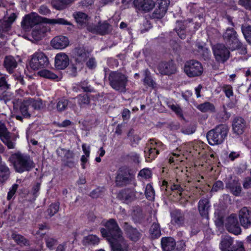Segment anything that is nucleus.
<instances>
[{
    "mask_svg": "<svg viewBox=\"0 0 251 251\" xmlns=\"http://www.w3.org/2000/svg\"><path fill=\"white\" fill-rule=\"evenodd\" d=\"M10 172L5 164L0 161V184L4 182L9 177Z\"/></svg>",
    "mask_w": 251,
    "mask_h": 251,
    "instance_id": "c756f323",
    "label": "nucleus"
},
{
    "mask_svg": "<svg viewBox=\"0 0 251 251\" xmlns=\"http://www.w3.org/2000/svg\"><path fill=\"white\" fill-rule=\"evenodd\" d=\"M69 44L68 39L64 36H56L51 41V45L55 49H64L69 45Z\"/></svg>",
    "mask_w": 251,
    "mask_h": 251,
    "instance_id": "dca6fc26",
    "label": "nucleus"
},
{
    "mask_svg": "<svg viewBox=\"0 0 251 251\" xmlns=\"http://www.w3.org/2000/svg\"><path fill=\"white\" fill-rule=\"evenodd\" d=\"M9 132L7 131L5 126L0 123V139H1L2 137H4L9 134Z\"/></svg>",
    "mask_w": 251,
    "mask_h": 251,
    "instance_id": "69168bd1",
    "label": "nucleus"
},
{
    "mask_svg": "<svg viewBox=\"0 0 251 251\" xmlns=\"http://www.w3.org/2000/svg\"><path fill=\"white\" fill-rule=\"evenodd\" d=\"M45 240L47 247L51 250L53 249L54 246L57 243V240L51 236H47Z\"/></svg>",
    "mask_w": 251,
    "mask_h": 251,
    "instance_id": "09e8293b",
    "label": "nucleus"
},
{
    "mask_svg": "<svg viewBox=\"0 0 251 251\" xmlns=\"http://www.w3.org/2000/svg\"><path fill=\"white\" fill-rule=\"evenodd\" d=\"M239 218L243 227L248 228L251 227V209L247 207H243L239 211Z\"/></svg>",
    "mask_w": 251,
    "mask_h": 251,
    "instance_id": "f8f14e48",
    "label": "nucleus"
},
{
    "mask_svg": "<svg viewBox=\"0 0 251 251\" xmlns=\"http://www.w3.org/2000/svg\"><path fill=\"white\" fill-rule=\"evenodd\" d=\"M0 140L5 145L7 146L9 149H13L15 148V144L10 140V134L4 137H2Z\"/></svg>",
    "mask_w": 251,
    "mask_h": 251,
    "instance_id": "603ef678",
    "label": "nucleus"
},
{
    "mask_svg": "<svg viewBox=\"0 0 251 251\" xmlns=\"http://www.w3.org/2000/svg\"><path fill=\"white\" fill-rule=\"evenodd\" d=\"M246 126V122L241 117L235 118L232 122V130L237 135L243 133Z\"/></svg>",
    "mask_w": 251,
    "mask_h": 251,
    "instance_id": "aec40b11",
    "label": "nucleus"
},
{
    "mask_svg": "<svg viewBox=\"0 0 251 251\" xmlns=\"http://www.w3.org/2000/svg\"><path fill=\"white\" fill-rule=\"evenodd\" d=\"M135 7L139 10L148 12L155 6V2L153 0H134Z\"/></svg>",
    "mask_w": 251,
    "mask_h": 251,
    "instance_id": "4468645a",
    "label": "nucleus"
},
{
    "mask_svg": "<svg viewBox=\"0 0 251 251\" xmlns=\"http://www.w3.org/2000/svg\"><path fill=\"white\" fill-rule=\"evenodd\" d=\"M69 64L68 56L65 53H57L55 57V66L59 70L65 69Z\"/></svg>",
    "mask_w": 251,
    "mask_h": 251,
    "instance_id": "2eb2a0df",
    "label": "nucleus"
},
{
    "mask_svg": "<svg viewBox=\"0 0 251 251\" xmlns=\"http://www.w3.org/2000/svg\"><path fill=\"white\" fill-rule=\"evenodd\" d=\"M58 156L62 157L64 155V161L66 162V165L73 167L75 166V162L73 160L74 154L73 152L69 150L64 149H58L56 151Z\"/></svg>",
    "mask_w": 251,
    "mask_h": 251,
    "instance_id": "f3484780",
    "label": "nucleus"
},
{
    "mask_svg": "<svg viewBox=\"0 0 251 251\" xmlns=\"http://www.w3.org/2000/svg\"><path fill=\"white\" fill-rule=\"evenodd\" d=\"M13 105V117L23 121V118H30L33 110H39L42 107V101L40 99L30 98L15 99L12 101Z\"/></svg>",
    "mask_w": 251,
    "mask_h": 251,
    "instance_id": "f257e3e1",
    "label": "nucleus"
},
{
    "mask_svg": "<svg viewBox=\"0 0 251 251\" xmlns=\"http://www.w3.org/2000/svg\"><path fill=\"white\" fill-rule=\"evenodd\" d=\"M73 16L75 19L76 23L81 25L86 24L89 18L86 13L81 12L75 13L73 14Z\"/></svg>",
    "mask_w": 251,
    "mask_h": 251,
    "instance_id": "72a5a7b5",
    "label": "nucleus"
},
{
    "mask_svg": "<svg viewBox=\"0 0 251 251\" xmlns=\"http://www.w3.org/2000/svg\"><path fill=\"white\" fill-rule=\"evenodd\" d=\"M169 107L178 116L182 117L183 116L182 110L179 105L170 104Z\"/></svg>",
    "mask_w": 251,
    "mask_h": 251,
    "instance_id": "052dcab7",
    "label": "nucleus"
},
{
    "mask_svg": "<svg viewBox=\"0 0 251 251\" xmlns=\"http://www.w3.org/2000/svg\"><path fill=\"white\" fill-rule=\"evenodd\" d=\"M100 238L96 235L91 234L85 236L82 240V243L86 246H95L99 244Z\"/></svg>",
    "mask_w": 251,
    "mask_h": 251,
    "instance_id": "c85d7f7f",
    "label": "nucleus"
},
{
    "mask_svg": "<svg viewBox=\"0 0 251 251\" xmlns=\"http://www.w3.org/2000/svg\"><path fill=\"white\" fill-rule=\"evenodd\" d=\"M123 228L131 240L136 241L139 239L140 236V233L136 228L129 225L128 223L125 222Z\"/></svg>",
    "mask_w": 251,
    "mask_h": 251,
    "instance_id": "5701e85b",
    "label": "nucleus"
},
{
    "mask_svg": "<svg viewBox=\"0 0 251 251\" xmlns=\"http://www.w3.org/2000/svg\"><path fill=\"white\" fill-rule=\"evenodd\" d=\"M176 241L172 237H163L161 239V247L164 251H171L175 249Z\"/></svg>",
    "mask_w": 251,
    "mask_h": 251,
    "instance_id": "a878e982",
    "label": "nucleus"
},
{
    "mask_svg": "<svg viewBox=\"0 0 251 251\" xmlns=\"http://www.w3.org/2000/svg\"><path fill=\"white\" fill-rule=\"evenodd\" d=\"M177 24L178 25L180 26V27L179 28L176 29V31L178 35L181 39H185L186 37V34L185 32L184 31L185 28L184 25L182 22H178Z\"/></svg>",
    "mask_w": 251,
    "mask_h": 251,
    "instance_id": "4d7b16f0",
    "label": "nucleus"
},
{
    "mask_svg": "<svg viewBox=\"0 0 251 251\" xmlns=\"http://www.w3.org/2000/svg\"><path fill=\"white\" fill-rule=\"evenodd\" d=\"M112 251H128V246L124 237L109 241Z\"/></svg>",
    "mask_w": 251,
    "mask_h": 251,
    "instance_id": "a211bd4d",
    "label": "nucleus"
},
{
    "mask_svg": "<svg viewBox=\"0 0 251 251\" xmlns=\"http://www.w3.org/2000/svg\"><path fill=\"white\" fill-rule=\"evenodd\" d=\"M110 29V25L106 22H100L98 25L89 26V30L93 33L104 35L108 33Z\"/></svg>",
    "mask_w": 251,
    "mask_h": 251,
    "instance_id": "6ab92c4d",
    "label": "nucleus"
},
{
    "mask_svg": "<svg viewBox=\"0 0 251 251\" xmlns=\"http://www.w3.org/2000/svg\"><path fill=\"white\" fill-rule=\"evenodd\" d=\"M210 208L209 201L207 199L201 200L198 203V209L201 215L207 218Z\"/></svg>",
    "mask_w": 251,
    "mask_h": 251,
    "instance_id": "b1692460",
    "label": "nucleus"
},
{
    "mask_svg": "<svg viewBox=\"0 0 251 251\" xmlns=\"http://www.w3.org/2000/svg\"><path fill=\"white\" fill-rule=\"evenodd\" d=\"M109 84L111 87L120 92H126L127 83V77L124 74L118 72H111L108 77Z\"/></svg>",
    "mask_w": 251,
    "mask_h": 251,
    "instance_id": "423d86ee",
    "label": "nucleus"
},
{
    "mask_svg": "<svg viewBox=\"0 0 251 251\" xmlns=\"http://www.w3.org/2000/svg\"><path fill=\"white\" fill-rule=\"evenodd\" d=\"M16 17V14L13 12L11 13L10 11H6L4 15V19L10 22L11 24L15 20Z\"/></svg>",
    "mask_w": 251,
    "mask_h": 251,
    "instance_id": "bf43d9fd",
    "label": "nucleus"
},
{
    "mask_svg": "<svg viewBox=\"0 0 251 251\" xmlns=\"http://www.w3.org/2000/svg\"><path fill=\"white\" fill-rule=\"evenodd\" d=\"M233 243V240L231 237L227 235L223 236L220 245L221 251H230Z\"/></svg>",
    "mask_w": 251,
    "mask_h": 251,
    "instance_id": "393cba45",
    "label": "nucleus"
},
{
    "mask_svg": "<svg viewBox=\"0 0 251 251\" xmlns=\"http://www.w3.org/2000/svg\"><path fill=\"white\" fill-rule=\"evenodd\" d=\"M183 185L181 184V183L178 181V179L176 180V182L174 183L173 184L171 185H168V182L165 181L163 180L162 182V189L165 188L166 190H167V188H170L172 191L174 190H176L178 192H180V194H181V192L183 190Z\"/></svg>",
    "mask_w": 251,
    "mask_h": 251,
    "instance_id": "2f4dec72",
    "label": "nucleus"
},
{
    "mask_svg": "<svg viewBox=\"0 0 251 251\" xmlns=\"http://www.w3.org/2000/svg\"><path fill=\"white\" fill-rule=\"evenodd\" d=\"M3 65L6 71L9 73L11 74L17 67V62L13 56H8L5 57Z\"/></svg>",
    "mask_w": 251,
    "mask_h": 251,
    "instance_id": "bb28decb",
    "label": "nucleus"
},
{
    "mask_svg": "<svg viewBox=\"0 0 251 251\" xmlns=\"http://www.w3.org/2000/svg\"><path fill=\"white\" fill-rule=\"evenodd\" d=\"M226 187L235 196H239L241 193L242 188L238 178L230 179L226 183Z\"/></svg>",
    "mask_w": 251,
    "mask_h": 251,
    "instance_id": "4be33fe9",
    "label": "nucleus"
},
{
    "mask_svg": "<svg viewBox=\"0 0 251 251\" xmlns=\"http://www.w3.org/2000/svg\"><path fill=\"white\" fill-rule=\"evenodd\" d=\"M89 53L83 48L75 49V61L79 63L85 62L89 57Z\"/></svg>",
    "mask_w": 251,
    "mask_h": 251,
    "instance_id": "cd10ccee",
    "label": "nucleus"
},
{
    "mask_svg": "<svg viewBox=\"0 0 251 251\" xmlns=\"http://www.w3.org/2000/svg\"><path fill=\"white\" fill-rule=\"evenodd\" d=\"M172 222L178 226L182 224L184 221V214L179 210H174L172 213Z\"/></svg>",
    "mask_w": 251,
    "mask_h": 251,
    "instance_id": "473e14b6",
    "label": "nucleus"
},
{
    "mask_svg": "<svg viewBox=\"0 0 251 251\" xmlns=\"http://www.w3.org/2000/svg\"><path fill=\"white\" fill-rule=\"evenodd\" d=\"M49 64L48 57L41 50L35 52L30 56L29 65L30 67L34 70L45 68L48 66Z\"/></svg>",
    "mask_w": 251,
    "mask_h": 251,
    "instance_id": "0eeeda50",
    "label": "nucleus"
},
{
    "mask_svg": "<svg viewBox=\"0 0 251 251\" xmlns=\"http://www.w3.org/2000/svg\"><path fill=\"white\" fill-rule=\"evenodd\" d=\"M11 238L14 240L15 242L20 246H29V242L28 240L25 238L23 236L17 234L16 232H13L11 235Z\"/></svg>",
    "mask_w": 251,
    "mask_h": 251,
    "instance_id": "f704fd0d",
    "label": "nucleus"
},
{
    "mask_svg": "<svg viewBox=\"0 0 251 251\" xmlns=\"http://www.w3.org/2000/svg\"><path fill=\"white\" fill-rule=\"evenodd\" d=\"M230 251H246V250L244 248L243 243L238 241L235 246L232 247V250Z\"/></svg>",
    "mask_w": 251,
    "mask_h": 251,
    "instance_id": "e2e57ef3",
    "label": "nucleus"
},
{
    "mask_svg": "<svg viewBox=\"0 0 251 251\" xmlns=\"http://www.w3.org/2000/svg\"><path fill=\"white\" fill-rule=\"evenodd\" d=\"M132 180V177L126 169H121L116 177L115 182L117 186H123L129 183Z\"/></svg>",
    "mask_w": 251,
    "mask_h": 251,
    "instance_id": "9b49d317",
    "label": "nucleus"
},
{
    "mask_svg": "<svg viewBox=\"0 0 251 251\" xmlns=\"http://www.w3.org/2000/svg\"><path fill=\"white\" fill-rule=\"evenodd\" d=\"M135 192L133 191H126L123 195V198L127 202H130L135 199Z\"/></svg>",
    "mask_w": 251,
    "mask_h": 251,
    "instance_id": "6e6d98bb",
    "label": "nucleus"
},
{
    "mask_svg": "<svg viewBox=\"0 0 251 251\" xmlns=\"http://www.w3.org/2000/svg\"><path fill=\"white\" fill-rule=\"evenodd\" d=\"M197 108L202 112H212L215 110L214 105L209 102H205L199 104L197 106Z\"/></svg>",
    "mask_w": 251,
    "mask_h": 251,
    "instance_id": "e433bc0d",
    "label": "nucleus"
},
{
    "mask_svg": "<svg viewBox=\"0 0 251 251\" xmlns=\"http://www.w3.org/2000/svg\"><path fill=\"white\" fill-rule=\"evenodd\" d=\"M10 86L8 83V76L4 75L0 77V96L6 91Z\"/></svg>",
    "mask_w": 251,
    "mask_h": 251,
    "instance_id": "c9c22d12",
    "label": "nucleus"
},
{
    "mask_svg": "<svg viewBox=\"0 0 251 251\" xmlns=\"http://www.w3.org/2000/svg\"><path fill=\"white\" fill-rule=\"evenodd\" d=\"M214 55L216 60L219 62L224 63L229 57L230 52L223 44H218L213 48Z\"/></svg>",
    "mask_w": 251,
    "mask_h": 251,
    "instance_id": "9d476101",
    "label": "nucleus"
},
{
    "mask_svg": "<svg viewBox=\"0 0 251 251\" xmlns=\"http://www.w3.org/2000/svg\"><path fill=\"white\" fill-rule=\"evenodd\" d=\"M158 7L162 9V13L166 12L170 4L169 0H158Z\"/></svg>",
    "mask_w": 251,
    "mask_h": 251,
    "instance_id": "5fc2aeb1",
    "label": "nucleus"
},
{
    "mask_svg": "<svg viewBox=\"0 0 251 251\" xmlns=\"http://www.w3.org/2000/svg\"><path fill=\"white\" fill-rule=\"evenodd\" d=\"M42 22L50 25H72L71 23L63 18L49 19L43 18L35 13L26 15L22 22L21 25L25 31H28L39 25Z\"/></svg>",
    "mask_w": 251,
    "mask_h": 251,
    "instance_id": "f03ea898",
    "label": "nucleus"
},
{
    "mask_svg": "<svg viewBox=\"0 0 251 251\" xmlns=\"http://www.w3.org/2000/svg\"><path fill=\"white\" fill-rule=\"evenodd\" d=\"M184 71L188 76L194 77L201 75L203 73V68L201 62L193 59L185 63Z\"/></svg>",
    "mask_w": 251,
    "mask_h": 251,
    "instance_id": "6e6552de",
    "label": "nucleus"
},
{
    "mask_svg": "<svg viewBox=\"0 0 251 251\" xmlns=\"http://www.w3.org/2000/svg\"><path fill=\"white\" fill-rule=\"evenodd\" d=\"M13 158L14 168L18 173L29 171L35 167L33 161L28 155L17 153L13 155Z\"/></svg>",
    "mask_w": 251,
    "mask_h": 251,
    "instance_id": "39448f33",
    "label": "nucleus"
},
{
    "mask_svg": "<svg viewBox=\"0 0 251 251\" xmlns=\"http://www.w3.org/2000/svg\"><path fill=\"white\" fill-rule=\"evenodd\" d=\"M152 173L151 170L148 168H144L141 170L138 176L143 179H148L151 177Z\"/></svg>",
    "mask_w": 251,
    "mask_h": 251,
    "instance_id": "864d4df0",
    "label": "nucleus"
},
{
    "mask_svg": "<svg viewBox=\"0 0 251 251\" xmlns=\"http://www.w3.org/2000/svg\"><path fill=\"white\" fill-rule=\"evenodd\" d=\"M69 101L65 99H61L59 100L56 104L57 110L59 112L65 111L68 105Z\"/></svg>",
    "mask_w": 251,
    "mask_h": 251,
    "instance_id": "de8ad7c7",
    "label": "nucleus"
},
{
    "mask_svg": "<svg viewBox=\"0 0 251 251\" xmlns=\"http://www.w3.org/2000/svg\"><path fill=\"white\" fill-rule=\"evenodd\" d=\"M74 0H58L53 2L52 5L54 8L57 10L64 9L68 4L73 2Z\"/></svg>",
    "mask_w": 251,
    "mask_h": 251,
    "instance_id": "ea45409f",
    "label": "nucleus"
},
{
    "mask_svg": "<svg viewBox=\"0 0 251 251\" xmlns=\"http://www.w3.org/2000/svg\"><path fill=\"white\" fill-rule=\"evenodd\" d=\"M148 151H145L146 153V156H147L149 160L147 159V161H150V160L154 159L156 155L159 154V150L156 148H148Z\"/></svg>",
    "mask_w": 251,
    "mask_h": 251,
    "instance_id": "79ce46f5",
    "label": "nucleus"
},
{
    "mask_svg": "<svg viewBox=\"0 0 251 251\" xmlns=\"http://www.w3.org/2000/svg\"><path fill=\"white\" fill-rule=\"evenodd\" d=\"M239 3L246 9H251V0H239Z\"/></svg>",
    "mask_w": 251,
    "mask_h": 251,
    "instance_id": "774afa93",
    "label": "nucleus"
},
{
    "mask_svg": "<svg viewBox=\"0 0 251 251\" xmlns=\"http://www.w3.org/2000/svg\"><path fill=\"white\" fill-rule=\"evenodd\" d=\"M157 71L162 75H170L177 72L176 65L173 61L164 62L159 63Z\"/></svg>",
    "mask_w": 251,
    "mask_h": 251,
    "instance_id": "ddd939ff",
    "label": "nucleus"
},
{
    "mask_svg": "<svg viewBox=\"0 0 251 251\" xmlns=\"http://www.w3.org/2000/svg\"><path fill=\"white\" fill-rule=\"evenodd\" d=\"M225 43L231 50H240L241 54H245L247 53L246 48L243 46L242 43L238 40L237 36Z\"/></svg>",
    "mask_w": 251,
    "mask_h": 251,
    "instance_id": "412c9836",
    "label": "nucleus"
},
{
    "mask_svg": "<svg viewBox=\"0 0 251 251\" xmlns=\"http://www.w3.org/2000/svg\"><path fill=\"white\" fill-rule=\"evenodd\" d=\"M228 131V126L226 125L217 126L207 133L206 137L208 143L212 146L221 144L227 136Z\"/></svg>",
    "mask_w": 251,
    "mask_h": 251,
    "instance_id": "20e7f679",
    "label": "nucleus"
},
{
    "mask_svg": "<svg viewBox=\"0 0 251 251\" xmlns=\"http://www.w3.org/2000/svg\"><path fill=\"white\" fill-rule=\"evenodd\" d=\"M104 192L103 188H97L93 190L90 193V196L93 198H97L102 195Z\"/></svg>",
    "mask_w": 251,
    "mask_h": 251,
    "instance_id": "13d9d810",
    "label": "nucleus"
},
{
    "mask_svg": "<svg viewBox=\"0 0 251 251\" xmlns=\"http://www.w3.org/2000/svg\"><path fill=\"white\" fill-rule=\"evenodd\" d=\"M11 24L10 22L4 20L0 24V37L4 39V34L7 33L11 28Z\"/></svg>",
    "mask_w": 251,
    "mask_h": 251,
    "instance_id": "4c0bfd02",
    "label": "nucleus"
},
{
    "mask_svg": "<svg viewBox=\"0 0 251 251\" xmlns=\"http://www.w3.org/2000/svg\"><path fill=\"white\" fill-rule=\"evenodd\" d=\"M38 74L42 77L48 79H55L58 78L56 75L51 71L46 69L40 71L38 72Z\"/></svg>",
    "mask_w": 251,
    "mask_h": 251,
    "instance_id": "37998d69",
    "label": "nucleus"
},
{
    "mask_svg": "<svg viewBox=\"0 0 251 251\" xmlns=\"http://www.w3.org/2000/svg\"><path fill=\"white\" fill-rule=\"evenodd\" d=\"M18 188V185L17 184H14L12 185L7 194V199L8 200H10L12 199L13 196L15 195Z\"/></svg>",
    "mask_w": 251,
    "mask_h": 251,
    "instance_id": "680f3d73",
    "label": "nucleus"
},
{
    "mask_svg": "<svg viewBox=\"0 0 251 251\" xmlns=\"http://www.w3.org/2000/svg\"><path fill=\"white\" fill-rule=\"evenodd\" d=\"M224 188V184L221 181H216L213 186L212 191L217 192L220 190L223 189Z\"/></svg>",
    "mask_w": 251,
    "mask_h": 251,
    "instance_id": "338daca9",
    "label": "nucleus"
},
{
    "mask_svg": "<svg viewBox=\"0 0 251 251\" xmlns=\"http://www.w3.org/2000/svg\"><path fill=\"white\" fill-rule=\"evenodd\" d=\"M78 104L82 107L90 103V98L87 94L79 95L77 98Z\"/></svg>",
    "mask_w": 251,
    "mask_h": 251,
    "instance_id": "a18cd8bd",
    "label": "nucleus"
},
{
    "mask_svg": "<svg viewBox=\"0 0 251 251\" xmlns=\"http://www.w3.org/2000/svg\"><path fill=\"white\" fill-rule=\"evenodd\" d=\"M237 36L236 32L232 28L228 27L223 35L225 42L229 41Z\"/></svg>",
    "mask_w": 251,
    "mask_h": 251,
    "instance_id": "58836bf2",
    "label": "nucleus"
},
{
    "mask_svg": "<svg viewBox=\"0 0 251 251\" xmlns=\"http://www.w3.org/2000/svg\"><path fill=\"white\" fill-rule=\"evenodd\" d=\"M145 194L146 198L149 201H153L154 199L155 192L151 184H148L146 187Z\"/></svg>",
    "mask_w": 251,
    "mask_h": 251,
    "instance_id": "49530a36",
    "label": "nucleus"
},
{
    "mask_svg": "<svg viewBox=\"0 0 251 251\" xmlns=\"http://www.w3.org/2000/svg\"><path fill=\"white\" fill-rule=\"evenodd\" d=\"M150 231L153 238H158L161 235V231L158 224L153 223L151 227Z\"/></svg>",
    "mask_w": 251,
    "mask_h": 251,
    "instance_id": "c03bdc74",
    "label": "nucleus"
},
{
    "mask_svg": "<svg viewBox=\"0 0 251 251\" xmlns=\"http://www.w3.org/2000/svg\"><path fill=\"white\" fill-rule=\"evenodd\" d=\"M46 29L42 24L37 25L32 31V37L36 40H39L44 37Z\"/></svg>",
    "mask_w": 251,
    "mask_h": 251,
    "instance_id": "7c9ffc66",
    "label": "nucleus"
},
{
    "mask_svg": "<svg viewBox=\"0 0 251 251\" xmlns=\"http://www.w3.org/2000/svg\"><path fill=\"white\" fill-rule=\"evenodd\" d=\"M59 208V203L58 202H56L50 204L49 208L47 210V212L49 215H50V217L53 216L58 212Z\"/></svg>",
    "mask_w": 251,
    "mask_h": 251,
    "instance_id": "3c124183",
    "label": "nucleus"
},
{
    "mask_svg": "<svg viewBox=\"0 0 251 251\" xmlns=\"http://www.w3.org/2000/svg\"><path fill=\"white\" fill-rule=\"evenodd\" d=\"M104 226L105 228H101L100 232L102 236L106 238L108 242L123 237L122 231L114 219H110L106 221Z\"/></svg>",
    "mask_w": 251,
    "mask_h": 251,
    "instance_id": "7ed1b4c3",
    "label": "nucleus"
},
{
    "mask_svg": "<svg viewBox=\"0 0 251 251\" xmlns=\"http://www.w3.org/2000/svg\"><path fill=\"white\" fill-rule=\"evenodd\" d=\"M241 29L247 42L251 44V25H243Z\"/></svg>",
    "mask_w": 251,
    "mask_h": 251,
    "instance_id": "a19ab883",
    "label": "nucleus"
},
{
    "mask_svg": "<svg viewBox=\"0 0 251 251\" xmlns=\"http://www.w3.org/2000/svg\"><path fill=\"white\" fill-rule=\"evenodd\" d=\"M224 225L228 232L235 235H239L241 233V228L235 214H231L224 222Z\"/></svg>",
    "mask_w": 251,
    "mask_h": 251,
    "instance_id": "1a4fd4ad",
    "label": "nucleus"
},
{
    "mask_svg": "<svg viewBox=\"0 0 251 251\" xmlns=\"http://www.w3.org/2000/svg\"><path fill=\"white\" fill-rule=\"evenodd\" d=\"M198 48L200 54L202 56L204 59L207 60L209 59L210 54V50L207 48L200 45L198 46Z\"/></svg>",
    "mask_w": 251,
    "mask_h": 251,
    "instance_id": "8fccbe9b",
    "label": "nucleus"
},
{
    "mask_svg": "<svg viewBox=\"0 0 251 251\" xmlns=\"http://www.w3.org/2000/svg\"><path fill=\"white\" fill-rule=\"evenodd\" d=\"M223 91L228 98L233 96L232 88L230 85L224 86L223 88Z\"/></svg>",
    "mask_w": 251,
    "mask_h": 251,
    "instance_id": "0e129e2a",
    "label": "nucleus"
}]
</instances>
